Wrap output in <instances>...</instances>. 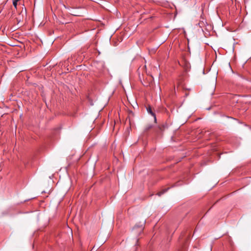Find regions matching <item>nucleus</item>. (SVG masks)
I'll use <instances>...</instances> for the list:
<instances>
[{"mask_svg":"<svg viewBox=\"0 0 251 251\" xmlns=\"http://www.w3.org/2000/svg\"><path fill=\"white\" fill-rule=\"evenodd\" d=\"M20 0H14L13 1V5H14L16 9H17L18 2Z\"/></svg>","mask_w":251,"mask_h":251,"instance_id":"nucleus-3","label":"nucleus"},{"mask_svg":"<svg viewBox=\"0 0 251 251\" xmlns=\"http://www.w3.org/2000/svg\"><path fill=\"white\" fill-rule=\"evenodd\" d=\"M151 127V126H150V127H149L148 129L150 128Z\"/></svg>","mask_w":251,"mask_h":251,"instance_id":"nucleus-5","label":"nucleus"},{"mask_svg":"<svg viewBox=\"0 0 251 251\" xmlns=\"http://www.w3.org/2000/svg\"><path fill=\"white\" fill-rule=\"evenodd\" d=\"M139 230L140 231H142L143 230V227L142 226L140 227Z\"/></svg>","mask_w":251,"mask_h":251,"instance_id":"nucleus-4","label":"nucleus"},{"mask_svg":"<svg viewBox=\"0 0 251 251\" xmlns=\"http://www.w3.org/2000/svg\"><path fill=\"white\" fill-rule=\"evenodd\" d=\"M148 112L151 114L152 116L154 117L155 120H156V117L155 115V114L152 111L151 109V107H149L147 109Z\"/></svg>","mask_w":251,"mask_h":251,"instance_id":"nucleus-1","label":"nucleus"},{"mask_svg":"<svg viewBox=\"0 0 251 251\" xmlns=\"http://www.w3.org/2000/svg\"><path fill=\"white\" fill-rule=\"evenodd\" d=\"M168 189V188L166 189H165L162 190V191H161L160 192H159L157 193V195L158 196H161L162 194H163L164 193H165L167 191Z\"/></svg>","mask_w":251,"mask_h":251,"instance_id":"nucleus-2","label":"nucleus"}]
</instances>
